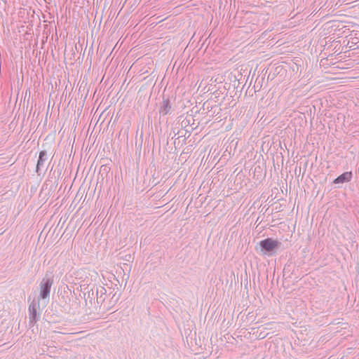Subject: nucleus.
Here are the masks:
<instances>
[{"label": "nucleus", "instance_id": "1", "mask_svg": "<svg viewBox=\"0 0 359 359\" xmlns=\"http://www.w3.org/2000/svg\"><path fill=\"white\" fill-rule=\"evenodd\" d=\"M279 245V242L271 238H266L259 243L262 252L264 254L275 250Z\"/></svg>", "mask_w": 359, "mask_h": 359}, {"label": "nucleus", "instance_id": "2", "mask_svg": "<svg viewBox=\"0 0 359 359\" xmlns=\"http://www.w3.org/2000/svg\"><path fill=\"white\" fill-rule=\"evenodd\" d=\"M52 285V281L49 279H43L41 283V297L43 299H46L49 296L50 287Z\"/></svg>", "mask_w": 359, "mask_h": 359}, {"label": "nucleus", "instance_id": "3", "mask_svg": "<svg viewBox=\"0 0 359 359\" xmlns=\"http://www.w3.org/2000/svg\"><path fill=\"white\" fill-rule=\"evenodd\" d=\"M352 178V172H346L339 175L334 180V183L340 184L344 182H348L351 181Z\"/></svg>", "mask_w": 359, "mask_h": 359}, {"label": "nucleus", "instance_id": "4", "mask_svg": "<svg viewBox=\"0 0 359 359\" xmlns=\"http://www.w3.org/2000/svg\"><path fill=\"white\" fill-rule=\"evenodd\" d=\"M170 105L169 104V102L164 101L163 106L161 110V112L163 113V114H167L168 113V111H170Z\"/></svg>", "mask_w": 359, "mask_h": 359}, {"label": "nucleus", "instance_id": "5", "mask_svg": "<svg viewBox=\"0 0 359 359\" xmlns=\"http://www.w3.org/2000/svg\"><path fill=\"white\" fill-rule=\"evenodd\" d=\"M46 156V152L45 151H41L39 153V157L37 162V168L42 165L43 161L44 160V157Z\"/></svg>", "mask_w": 359, "mask_h": 359}, {"label": "nucleus", "instance_id": "6", "mask_svg": "<svg viewBox=\"0 0 359 359\" xmlns=\"http://www.w3.org/2000/svg\"><path fill=\"white\" fill-rule=\"evenodd\" d=\"M29 310L30 311L32 312V316L33 318H34L36 315V311L34 308L32 309V310L31 309V308H29Z\"/></svg>", "mask_w": 359, "mask_h": 359}]
</instances>
